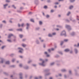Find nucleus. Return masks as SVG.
I'll return each instance as SVG.
<instances>
[{
    "instance_id": "1",
    "label": "nucleus",
    "mask_w": 79,
    "mask_h": 79,
    "mask_svg": "<svg viewBox=\"0 0 79 79\" xmlns=\"http://www.w3.org/2000/svg\"><path fill=\"white\" fill-rule=\"evenodd\" d=\"M66 35V32L64 31H63L61 34V35Z\"/></svg>"
},
{
    "instance_id": "2",
    "label": "nucleus",
    "mask_w": 79,
    "mask_h": 79,
    "mask_svg": "<svg viewBox=\"0 0 79 79\" xmlns=\"http://www.w3.org/2000/svg\"><path fill=\"white\" fill-rule=\"evenodd\" d=\"M19 49H20L19 51V53H22V51L23 50V49L21 48H19Z\"/></svg>"
},
{
    "instance_id": "3",
    "label": "nucleus",
    "mask_w": 79,
    "mask_h": 79,
    "mask_svg": "<svg viewBox=\"0 0 79 79\" xmlns=\"http://www.w3.org/2000/svg\"><path fill=\"white\" fill-rule=\"evenodd\" d=\"M13 35L12 34L9 35L8 36V38H10L11 37V36H13Z\"/></svg>"
},
{
    "instance_id": "4",
    "label": "nucleus",
    "mask_w": 79,
    "mask_h": 79,
    "mask_svg": "<svg viewBox=\"0 0 79 79\" xmlns=\"http://www.w3.org/2000/svg\"><path fill=\"white\" fill-rule=\"evenodd\" d=\"M44 61H43V62L42 64H40L41 65V66H45V65L44 64Z\"/></svg>"
},
{
    "instance_id": "5",
    "label": "nucleus",
    "mask_w": 79,
    "mask_h": 79,
    "mask_svg": "<svg viewBox=\"0 0 79 79\" xmlns=\"http://www.w3.org/2000/svg\"><path fill=\"white\" fill-rule=\"evenodd\" d=\"M51 50H54V49L52 48L51 49V50L48 49V52H50V51H51Z\"/></svg>"
},
{
    "instance_id": "6",
    "label": "nucleus",
    "mask_w": 79,
    "mask_h": 79,
    "mask_svg": "<svg viewBox=\"0 0 79 79\" xmlns=\"http://www.w3.org/2000/svg\"><path fill=\"white\" fill-rule=\"evenodd\" d=\"M65 52H69V49H66L64 50Z\"/></svg>"
},
{
    "instance_id": "7",
    "label": "nucleus",
    "mask_w": 79,
    "mask_h": 79,
    "mask_svg": "<svg viewBox=\"0 0 79 79\" xmlns=\"http://www.w3.org/2000/svg\"><path fill=\"white\" fill-rule=\"evenodd\" d=\"M44 53H45V54H46V55H47V56L48 57L50 56V55H49L47 54V52H46Z\"/></svg>"
},
{
    "instance_id": "8",
    "label": "nucleus",
    "mask_w": 79,
    "mask_h": 79,
    "mask_svg": "<svg viewBox=\"0 0 79 79\" xmlns=\"http://www.w3.org/2000/svg\"><path fill=\"white\" fill-rule=\"evenodd\" d=\"M66 26L67 28H69V27H70V26H69V25H66Z\"/></svg>"
},
{
    "instance_id": "9",
    "label": "nucleus",
    "mask_w": 79,
    "mask_h": 79,
    "mask_svg": "<svg viewBox=\"0 0 79 79\" xmlns=\"http://www.w3.org/2000/svg\"><path fill=\"white\" fill-rule=\"evenodd\" d=\"M22 46H23V47H26V44H22Z\"/></svg>"
},
{
    "instance_id": "10",
    "label": "nucleus",
    "mask_w": 79,
    "mask_h": 79,
    "mask_svg": "<svg viewBox=\"0 0 79 79\" xmlns=\"http://www.w3.org/2000/svg\"><path fill=\"white\" fill-rule=\"evenodd\" d=\"M27 29H28V26H29V24L28 23H27Z\"/></svg>"
},
{
    "instance_id": "11",
    "label": "nucleus",
    "mask_w": 79,
    "mask_h": 79,
    "mask_svg": "<svg viewBox=\"0 0 79 79\" xmlns=\"http://www.w3.org/2000/svg\"><path fill=\"white\" fill-rule=\"evenodd\" d=\"M8 6V4H7L4 5V8H5V7H6V6Z\"/></svg>"
},
{
    "instance_id": "12",
    "label": "nucleus",
    "mask_w": 79,
    "mask_h": 79,
    "mask_svg": "<svg viewBox=\"0 0 79 79\" xmlns=\"http://www.w3.org/2000/svg\"><path fill=\"white\" fill-rule=\"evenodd\" d=\"M73 8V6H71L69 7V9H71L72 8Z\"/></svg>"
},
{
    "instance_id": "13",
    "label": "nucleus",
    "mask_w": 79,
    "mask_h": 79,
    "mask_svg": "<svg viewBox=\"0 0 79 79\" xmlns=\"http://www.w3.org/2000/svg\"><path fill=\"white\" fill-rule=\"evenodd\" d=\"M6 63V64H9L10 63V62H9V61H7Z\"/></svg>"
},
{
    "instance_id": "14",
    "label": "nucleus",
    "mask_w": 79,
    "mask_h": 79,
    "mask_svg": "<svg viewBox=\"0 0 79 79\" xmlns=\"http://www.w3.org/2000/svg\"><path fill=\"white\" fill-rule=\"evenodd\" d=\"M19 37H20V38H22V37H23V36L22 35H19Z\"/></svg>"
},
{
    "instance_id": "15",
    "label": "nucleus",
    "mask_w": 79,
    "mask_h": 79,
    "mask_svg": "<svg viewBox=\"0 0 79 79\" xmlns=\"http://www.w3.org/2000/svg\"><path fill=\"white\" fill-rule=\"evenodd\" d=\"M39 24H40V25L42 24V21H40Z\"/></svg>"
},
{
    "instance_id": "16",
    "label": "nucleus",
    "mask_w": 79,
    "mask_h": 79,
    "mask_svg": "<svg viewBox=\"0 0 79 79\" xmlns=\"http://www.w3.org/2000/svg\"><path fill=\"white\" fill-rule=\"evenodd\" d=\"M71 13L70 12H69L67 14V16H69V15Z\"/></svg>"
},
{
    "instance_id": "17",
    "label": "nucleus",
    "mask_w": 79,
    "mask_h": 79,
    "mask_svg": "<svg viewBox=\"0 0 79 79\" xmlns=\"http://www.w3.org/2000/svg\"><path fill=\"white\" fill-rule=\"evenodd\" d=\"M31 22H34V20L32 19H31Z\"/></svg>"
},
{
    "instance_id": "18",
    "label": "nucleus",
    "mask_w": 79,
    "mask_h": 79,
    "mask_svg": "<svg viewBox=\"0 0 79 79\" xmlns=\"http://www.w3.org/2000/svg\"><path fill=\"white\" fill-rule=\"evenodd\" d=\"M49 17H50V16H49V15H46V18H49Z\"/></svg>"
},
{
    "instance_id": "19",
    "label": "nucleus",
    "mask_w": 79,
    "mask_h": 79,
    "mask_svg": "<svg viewBox=\"0 0 79 79\" xmlns=\"http://www.w3.org/2000/svg\"><path fill=\"white\" fill-rule=\"evenodd\" d=\"M48 36H49V37H52V35L50 34H49Z\"/></svg>"
},
{
    "instance_id": "20",
    "label": "nucleus",
    "mask_w": 79,
    "mask_h": 79,
    "mask_svg": "<svg viewBox=\"0 0 79 79\" xmlns=\"http://www.w3.org/2000/svg\"><path fill=\"white\" fill-rule=\"evenodd\" d=\"M62 72H65V71H66V70L65 69L62 70Z\"/></svg>"
},
{
    "instance_id": "21",
    "label": "nucleus",
    "mask_w": 79,
    "mask_h": 79,
    "mask_svg": "<svg viewBox=\"0 0 79 79\" xmlns=\"http://www.w3.org/2000/svg\"><path fill=\"white\" fill-rule=\"evenodd\" d=\"M68 41V40H64V42H67V41Z\"/></svg>"
},
{
    "instance_id": "22",
    "label": "nucleus",
    "mask_w": 79,
    "mask_h": 79,
    "mask_svg": "<svg viewBox=\"0 0 79 79\" xmlns=\"http://www.w3.org/2000/svg\"><path fill=\"white\" fill-rule=\"evenodd\" d=\"M5 46H3L2 47V49H3V48H5Z\"/></svg>"
},
{
    "instance_id": "23",
    "label": "nucleus",
    "mask_w": 79,
    "mask_h": 79,
    "mask_svg": "<svg viewBox=\"0 0 79 79\" xmlns=\"http://www.w3.org/2000/svg\"><path fill=\"white\" fill-rule=\"evenodd\" d=\"M44 8H47V6H45L44 7Z\"/></svg>"
},
{
    "instance_id": "24",
    "label": "nucleus",
    "mask_w": 79,
    "mask_h": 79,
    "mask_svg": "<svg viewBox=\"0 0 79 79\" xmlns=\"http://www.w3.org/2000/svg\"><path fill=\"white\" fill-rule=\"evenodd\" d=\"M6 2H10V0H6Z\"/></svg>"
},
{
    "instance_id": "25",
    "label": "nucleus",
    "mask_w": 79,
    "mask_h": 79,
    "mask_svg": "<svg viewBox=\"0 0 79 79\" xmlns=\"http://www.w3.org/2000/svg\"><path fill=\"white\" fill-rule=\"evenodd\" d=\"M63 42H61L60 44L61 45H63Z\"/></svg>"
},
{
    "instance_id": "26",
    "label": "nucleus",
    "mask_w": 79,
    "mask_h": 79,
    "mask_svg": "<svg viewBox=\"0 0 79 79\" xmlns=\"http://www.w3.org/2000/svg\"><path fill=\"white\" fill-rule=\"evenodd\" d=\"M53 64H54V63H52L51 64V65H53Z\"/></svg>"
},
{
    "instance_id": "27",
    "label": "nucleus",
    "mask_w": 79,
    "mask_h": 79,
    "mask_svg": "<svg viewBox=\"0 0 79 79\" xmlns=\"http://www.w3.org/2000/svg\"><path fill=\"white\" fill-rule=\"evenodd\" d=\"M51 13H53V11H54V10H51Z\"/></svg>"
},
{
    "instance_id": "28",
    "label": "nucleus",
    "mask_w": 79,
    "mask_h": 79,
    "mask_svg": "<svg viewBox=\"0 0 79 79\" xmlns=\"http://www.w3.org/2000/svg\"><path fill=\"white\" fill-rule=\"evenodd\" d=\"M2 22L4 23H6V22L4 20L2 21Z\"/></svg>"
},
{
    "instance_id": "29",
    "label": "nucleus",
    "mask_w": 79,
    "mask_h": 79,
    "mask_svg": "<svg viewBox=\"0 0 79 79\" xmlns=\"http://www.w3.org/2000/svg\"><path fill=\"white\" fill-rule=\"evenodd\" d=\"M12 6L13 7V8H16V7L15 6L13 5Z\"/></svg>"
},
{
    "instance_id": "30",
    "label": "nucleus",
    "mask_w": 79,
    "mask_h": 79,
    "mask_svg": "<svg viewBox=\"0 0 79 79\" xmlns=\"http://www.w3.org/2000/svg\"><path fill=\"white\" fill-rule=\"evenodd\" d=\"M56 34V33H52V35H55Z\"/></svg>"
},
{
    "instance_id": "31",
    "label": "nucleus",
    "mask_w": 79,
    "mask_h": 79,
    "mask_svg": "<svg viewBox=\"0 0 79 79\" xmlns=\"http://www.w3.org/2000/svg\"><path fill=\"white\" fill-rule=\"evenodd\" d=\"M21 26L22 27L24 26V24L23 23L22 24Z\"/></svg>"
},
{
    "instance_id": "32",
    "label": "nucleus",
    "mask_w": 79,
    "mask_h": 79,
    "mask_svg": "<svg viewBox=\"0 0 79 79\" xmlns=\"http://www.w3.org/2000/svg\"><path fill=\"white\" fill-rule=\"evenodd\" d=\"M22 66V64H19V67H21Z\"/></svg>"
},
{
    "instance_id": "33",
    "label": "nucleus",
    "mask_w": 79,
    "mask_h": 79,
    "mask_svg": "<svg viewBox=\"0 0 79 79\" xmlns=\"http://www.w3.org/2000/svg\"><path fill=\"white\" fill-rule=\"evenodd\" d=\"M75 53H77V49H75Z\"/></svg>"
},
{
    "instance_id": "34",
    "label": "nucleus",
    "mask_w": 79,
    "mask_h": 79,
    "mask_svg": "<svg viewBox=\"0 0 79 79\" xmlns=\"http://www.w3.org/2000/svg\"><path fill=\"white\" fill-rule=\"evenodd\" d=\"M7 41H8V42H11V40H7Z\"/></svg>"
},
{
    "instance_id": "35",
    "label": "nucleus",
    "mask_w": 79,
    "mask_h": 79,
    "mask_svg": "<svg viewBox=\"0 0 79 79\" xmlns=\"http://www.w3.org/2000/svg\"><path fill=\"white\" fill-rule=\"evenodd\" d=\"M18 26L19 27H20L21 26L20 25V24H18Z\"/></svg>"
},
{
    "instance_id": "36",
    "label": "nucleus",
    "mask_w": 79,
    "mask_h": 79,
    "mask_svg": "<svg viewBox=\"0 0 79 79\" xmlns=\"http://www.w3.org/2000/svg\"><path fill=\"white\" fill-rule=\"evenodd\" d=\"M55 4H58V2H56V3H55Z\"/></svg>"
},
{
    "instance_id": "37",
    "label": "nucleus",
    "mask_w": 79,
    "mask_h": 79,
    "mask_svg": "<svg viewBox=\"0 0 79 79\" xmlns=\"http://www.w3.org/2000/svg\"><path fill=\"white\" fill-rule=\"evenodd\" d=\"M12 62H14V61H15V60L13 59V60H12Z\"/></svg>"
},
{
    "instance_id": "38",
    "label": "nucleus",
    "mask_w": 79,
    "mask_h": 79,
    "mask_svg": "<svg viewBox=\"0 0 79 79\" xmlns=\"http://www.w3.org/2000/svg\"><path fill=\"white\" fill-rule=\"evenodd\" d=\"M19 31H22V29H20L19 30Z\"/></svg>"
},
{
    "instance_id": "39",
    "label": "nucleus",
    "mask_w": 79,
    "mask_h": 79,
    "mask_svg": "<svg viewBox=\"0 0 79 79\" xmlns=\"http://www.w3.org/2000/svg\"><path fill=\"white\" fill-rule=\"evenodd\" d=\"M69 73H70V74H71V71H69Z\"/></svg>"
},
{
    "instance_id": "40",
    "label": "nucleus",
    "mask_w": 79,
    "mask_h": 79,
    "mask_svg": "<svg viewBox=\"0 0 79 79\" xmlns=\"http://www.w3.org/2000/svg\"><path fill=\"white\" fill-rule=\"evenodd\" d=\"M39 79H41L42 78V77H39Z\"/></svg>"
},
{
    "instance_id": "41",
    "label": "nucleus",
    "mask_w": 79,
    "mask_h": 79,
    "mask_svg": "<svg viewBox=\"0 0 79 79\" xmlns=\"http://www.w3.org/2000/svg\"><path fill=\"white\" fill-rule=\"evenodd\" d=\"M79 44H78V45L77 46V47H79Z\"/></svg>"
},
{
    "instance_id": "42",
    "label": "nucleus",
    "mask_w": 79,
    "mask_h": 79,
    "mask_svg": "<svg viewBox=\"0 0 79 79\" xmlns=\"http://www.w3.org/2000/svg\"><path fill=\"white\" fill-rule=\"evenodd\" d=\"M35 79H38V78H37V77H35Z\"/></svg>"
},
{
    "instance_id": "43",
    "label": "nucleus",
    "mask_w": 79,
    "mask_h": 79,
    "mask_svg": "<svg viewBox=\"0 0 79 79\" xmlns=\"http://www.w3.org/2000/svg\"><path fill=\"white\" fill-rule=\"evenodd\" d=\"M63 0H59V1L60 2V1H63Z\"/></svg>"
},
{
    "instance_id": "44",
    "label": "nucleus",
    "mask_w": 79,
    "mask_h": 79,
    "mask_svg": "<svg viewBox=\"0 0 79 79\" xmlns=\"http://www.w3.org/2000/svg\"><path fill=\"white\" fill-rule=\"evenodd\" d=\"M56 30L57 31H58V30H59V29H56Z\"/></svg>"
},
{
    "instance_id": "45",
    "label": "nucleus",
    "mask_w": 79,
    "mask_h": 79,
    "mask_svg": "<svg viewBox=\"0 0 79 79\" xmlns=\"http://www.w3.org/2000/svg\"><path fill=\"white\" fill-rule=\"evenodd\" d=\"M50 79H52V77H50Z\"/></svg>"
},
{
    "instance_id": "46",
    "label": "nucleus",
    "mask_w": 79,
    "mask_h": 79,
    "mask_svg": "<svg viewBox=\"0 0 79 79\" xmlns=\"http://www.w3.org/2000/svg\"><path fill=\"white\" fill-rule=\"evenodd\" d=\"M20 58H23V56H20Z\"/></svg>"
},
{
    "instance_id": "47",
    "label": "nucleus",
    "mask_w": 79,
    "mask_h": 79,
    "mask_svg": "<svg viewBox=\"0 0 79 79\" xmlns=\"http://www.w3.org/2000/svg\"><path fill=\"white\" fill-rule=\"evenodd\" d=\"M9 31H13V29H11L10 30H9Z\"/></svg>"
},
{
    "instance_id": "48",
    "label": "nucleus",
    "mask_w": 79,
    "mask_h": 79,
    "mask_svg": "<svg viewBox=\"0 0 79 79\" xmlns=\"http://www.w3.org/2000/svg\"><path fill=\"white\" fill-rule=\"evenodd\" d=\"M21 75H22V74H19V75H20V76H21Z\"/></svg>"
},
{
    "instance_id": "49",
    "label": "nucleus",
    "mask_w": 79,
    "mask_h": 79,
    "mask_svg": "<svg viewBox=\"0 0 79 79\" xmlns=\"http://www.w3.org/2000/svg\"><path fill=\"white\" fill-rule=\"evenodd\" d=\"M60 16H61L60 15H59V17H60Z\"/></svg>"
},
{
    "instance_id": "50",
    "label": "nucleus",
    "mask_w": 79,
    "mask_h": 79,
    "mask_svg": "<svg viewBox=\"0 0 79 79\" xmlns=\"http://www.w3.org/2000/svg\"><path fill=\"white\" fill-rule=\"evenodd\" d=\"M59 76H61V74H59Z\"/></svg>"
},
{
    "instance_id": "51",
    "label": "nucleus",
    "mask_w": 79,
    "mask_h": 79,
    "mask_svg": "<svg viewBox=\"0 0 79 79\" xmlns=\"http://www.w3.org/2000/svg\"><path fill=\"white\" fill-rule=\"evenodd\" d=\"M20 79H22V77H20Z\"/></svg>"
},
{
    "instance_id": "52",
    "label": "nucleus",
    "mask_w": 79,
    "mask_h": 79,
    "mask_svg": "<svg viewBox=\"0 0 79 79\" xmlns=\"http://www.w3.org/2000/svg\"><path fill=\"white\" fill-rule=\"evenodd\" d=\"M40 61H41V60H42L41 59H40Z\"/></svg>"
},
{
    "instance_id": "53",
    "label": "nucleus",
    "mask_w": 79,
    "mask_h": 79,
    "mask_svg": "<svg viewBox=\"0 0 79 79\" xmlns=\"http://www.w3.org/2000/svg\"><path fill=\"white\" fill-rule=\"evenodd\" d=\"M30 62H31V61L30 62V61H29L28 62V63H30Z\"/></svg>"
},
{
    "instance_id": "54",
    "label": "nucleus",
    "mask_w": 79,
    "mask_h": 79,
    "mask_svg": "<svg viewBox=\"0 0 79 79\" xmlns=\"http://www.w3.org/2000/svg\"><path fill=\"white\" fill-rule=\"evenodd\" d=\"M13 77V76L11 75V77Z\"/></svg>"
},
{
    "instance_id": "55",
    "label": "nucleus",
    "mask_w": 79,
    "mask_h": 79,
    "mask_svg": "<svg viewBox=\"0 0 79 79\" xmlns=\"http://www.w3.org/2000/svg\"><path fill=\"white\" fill-rule=\"evenodd\" d=\"M25 40H23V41H24Z\"/></svg>"
},
{
    "instance_id": "56",
    "label": "nucleus",
    "mask_w": 79,
    "mask_h": 79,
    "mask_svg": "<svg viewBox=\"0 0 79 79\" xmlns=\"http://www.w3.org/2000/svg\"><path fill=\"white\" fill-rule=\"evenodd\" d=\"M45 61H47V59Z\"/></svg>"
},
{
    "instance_id": "57",
    "label": "nucleus",
    "mask_w": 79,
    "mask_h": 79,
    "mask_svg": "<svg viewBox=\"0 0 79 79\" xmlns=\"http://www.w3.org/2000/svg\"><path fill=\"white\" fill-rule=\"evenodd\" d=\"M56 7H57L56 6H55V8H56Z\"/></svg>"
},
{
    "instance_id": "58",
    "label": "nucleus",
    "mask_w": 79,
    "mask_h": 79,
    "mask_svg": "<svg viewBox=\"0 0 79 79\" xmlns=\"http://www.w3.org/2000/svg\"><path fill=\"white\" fill-rule=\"evenodd\" d=\"M31 12L29 13V14H31Z\"/></svg>"
},
{
    "instance_id": "59",
    "label": "nucleus",
    "mask_w": 79,
    "mask_h": 79,
    "mask_svg": "<svg viewBox=\"0 0 79 79\" xmlns=\"http://www.w3.org/2000/svg\"><path fill=\"white\" fill-rule=\"evenodd\" d=\"M43 41H44V40H41V42H43Z\"/></svg>"
},
{
    "instance_id": "60",
    "label": "nucleus",
    "mask_w": 79,
    "mask_h": 79,
    "mask_svg": "<svg viewBox=\"0 0 79 79\" xmlns=\"http://www.w3.org/2000/svg\"><path fill=\"white\" fill-rule=\"evenodd\" d=\"M72 53V51L70 52V53Z\"/></svg>"
},
{
    "instance_id": "61",
    "label": "nucleus",
    "mask_w": 79,
    "mask_h": 79,
    "mask_svg": "<svg viewBox=\"0 0 79 79\" xmlns=\"http://www.w3.org/2000/svg\"><path fill=\"white\" fill-rule=\"evenodd\" d=\"M33 66H35V65H33Z\"/></svg>"
},
{
    "instance_id": "62",
    "label": "nucleus",
    "mask_w": 79,
    "mask_h": 79,
    "mask_svg": "<svg viewBox=\"0 0 79 79\" xmlns=\"http://www.w3.org/2000/svg\"><path fill=\"white\" fill-rule=\"evenodd\" d=\"M10 23H12V22H11V21H10Z\"/></svg>"
},
{
    "instance_id": "63",
    "label": "nucleus",
    "mask_w": 79,
    "mask_h": 79,
    "mask_svg": "<svg viewBox=\"0 0 79 79\" xmlns=\"http://www.w3.org/2000/svg\"><path fill=\"white\" fill-rule=\"evenodd\" d=\"M43 15H44V13H43Z\"/></svg>"
},
{
    "instance_id": "64",
    "label": "nucleus",
    "mask_w": 79,
    "mask_h": 79,
    "mask_svg": "<svg viewBox=\"0 0 79 79\" xmlns=\"http://www.w3.org/2000/svg\"><path fill=\"white\" fill-rule=\"evenodd\" d=\"M0 42H2V41L1 40H0Z\"/></svg>"
}]
</instances>
